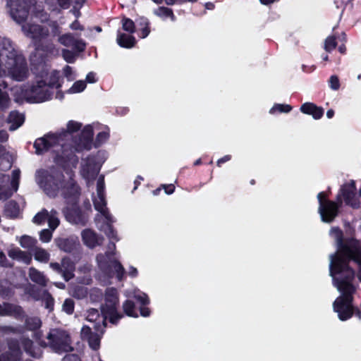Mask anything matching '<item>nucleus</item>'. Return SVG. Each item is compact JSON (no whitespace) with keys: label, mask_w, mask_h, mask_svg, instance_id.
I'll return each instance as SVG.
<instances>
[{"label":"nucleus","mask_w":361,"mask_h":361,"mask_svg":"<svg viewBox=\"0 0 361 361\" xmlns=\"http://www.w3.org/2000/svg\"><path fill=\"white\" fill-rule=\"evenodd\" d=\"M123 310L125 313L129 316L133 317H137V314L135 311V305L133 302L130 300H126L123 305Z\"/></svg>","instance_id":"obj_34"},{"label":"nucleus","mask_w":361,"mask_h":361,"mask_svg":"<svg viewBox=\"0 0 361 361\" xmlns=\"http://www.w3.org/2000/svg\"><path fill=\"white\" fill-rule=\"evenodd\" d=\"M21 343L26 353L33 357L35 356L32 349L33 343L30 339L23 338L21 339Z\"/></svg>","instance_id":"obj_42"},{"label":"nucleus","mask_w":361,"mask_h":361,"mask_svg":"<svg viewBox=\"0 0 361 361\" xmlns=\"http://www.w3.org/2000/svg\"><path fill=\"white\" fill-rule=\"evenodd\" d=\"M94 209L98 212L95 215L94 222L97 228L104 233L109 239V250L104 255L99 254L97 256V262L99 269L106 274L114 271L119 281L123 279L125 269L120 262L116 260H111V257L114 255L116 250L115 242L119 241L116 230L114 228L113 224L116 219L110 213L106 207V200L104 192V178L100 176L97 183V194L92 198Z\"/></svg>","instance_id":"obj_3"},{"label":"nucleus","mask_w":361,"mask_h":361,"mask_svg":"<svg viewBox=\"0 0 361 361\" xmlns=\"http://www.w3.org/2000/svg\"><path fill=\"white\" fill-rule=\"evenodd\" d=\"M62 310L68 314H72L74 312V302L72 299H66L63 305Z\"/></svg>","instance_id":"obj_44"},{"label":"nucleus","mask_w":361,"mask_h":361,"mask_svg":"<svg viewBox=\"0 0 361 361\" xmlns=\"http://www.w3.org/2000/svg\"><path fill=\"white\" fill-rule=\"evenodd\" d=\"M140 314L142 317H148L150 314V310L149 308L145 307H140Z\"/></svg>","instance_id":"obj_61"},{"label":"nucleus","mask_w":361,"mask_h":361,"mask_svg":"<svg viewBox=\"0 0 361 361\" xmlns=\"http://www.w3.org/2000/svg\"><path fill=\"white\" fill-rule=\"evenodd\" d=\"M90 82V83L96 82L97 79H96L95 73L93 72H90L86 76L85 82Z\"/></svg>","instance_id":"obj_56"},{"label":"nucleus","mask_w":361,"mask_h":361,"mask_svg":"<svg viewBox=\"0 0 361 361\" xmlns=\"http://www.w3.org/2000/svg\"><path fill=\"white\" fill-rule=\"evenodd\" d=\"M93 334H92V332H91V327L87 326H84L82 328L81 335H82V338L87 340V337L90 336V335H93Z\"/></svg>","instance_id":"obj_53"},{"label":"nucleus","mask_w":361,"mask_h":361,"mask_svg":"<svg viewBox=\"0 0 361 361\" xmlns=\"http://www.w3.org/2000/svg\"><path fill=\"white\" fill-rule=\"evenodd\" d=\"M52 230L50 229H43L39 233V239L43 243H48L51 240L52 238Z\"/></svg>","instance_id":"obj_46"},{"label":"nucleus","mask_w":361,"mask_h":361,"mask_svg":"<svg viewBox=\"0 0 361 361\" xmlns=\"http://www.w3.org/2000/svg\"><path fill=\"white\" fill-rule=\"evenodd\" d=\"M163 187L168 195H171L174 192L175 186L173 184L164 185Z\"/></svg>","instance_id":"obj_58"},{"label":"nucleus","mask_w":361,"mask_h":361,"mask_svg":"<svg viewBox=\"0 0 361 361\" xmlns=\"http://www.w3.org/2000/svg\"><path fill=\"white\" fill-rule=\"evenodd\" d=\"M70 28L73 30H82L84 29L83 26H82L78 20H75L70 25Z\"/></svg>","instance_id":"obj_57"},{"label":"nucleus","mask_w":361,"mask_h":361,"mask_svg":"<svg viewBox=\"0 0 361 361\" xmlns=\"http://www.w3.org/2000/svg\"><path fill=\"white\" fill-rule=\"evenodd\" d=\"M35 0H7V7L11 18L17 23H23L27 18L29 9Z\"/></svg>","instance_id":"obj_11"},{"label":"nucleus","mask_w":361,"mask_h":361,"mask_svg":"<svg viewBox=\"0 0 361 361\" xmlns=\"http://www.w3.org/2000/svg\"><path fill=\"white\" fill-rule=\"evenodd\" d=\"M59 3V5L61 8L63 9H66L70 6L71 4V0H56ZM83 1V0H77L76 3L79 4L80 2Z\"/></svg>","instance_id":"obj_51"},{"label":"nucleus","mask_w":361,"mask_h":361,"mask_svg":"<svg viewBox=\"0 0 361 361\" xmlns=\"http://www.w3.org/2000/svg\"><path fill=\"white\" fill-rule=\"evenodd\" d=\"M87 341L91 348L97 350L100 345V336L97 334L90 335L87 337Z\"/></svg>","instance_id":"obj_38"},{"label":"nucleus","mask_w":361,"mask_h":361,"mask_svg":"<svg viewBox=\"0 0 361 361\" xmlns=\"http://www.w3.org/2000/svg\"><path fill=\"white\" fill-rule=\"evenodd\" d=\"M29 277L31 281L37 283L41 286H46L49 283V279L44 274L34 267H30L28 272Z\"/></svg>","instance_id":"obj_22"},{"label":"nucleus","mask_w":361,"mask_h":361,"mask_svg":"<svg viewBox=\"0 0 361 361\" xmlns=\"http://www.w3.org/2000/svg\"><path fill=\"white\" fill-rule=\"evenodd\" d=\"M24 116L18 111H11L8 117V123L11 124L9 130L13 131L18 128L24 123Z\"/></svg>","instance_id":"obj_25"},{"label":"nucleus","mask_w":361,"mask_h":361,"mask_svg":"<svg viewBox=\"0 0 361 361\" xmlns=\"http://www.w3.org/2000/svg\"><path fill=\"white\" fill-rule=\"evenodd\" d=\"M42 300L44 302L45 307L48 309L49 311L53 310L54 300L52 296L47 291L44 292Z\"/></svg>","instance_id":"obj_40"},{"label":"nucleus","mask_w":361,"mask_h":361,"mask_svg":"<svg viewBox=\"0 0 361 361\" xmlns=\"http://www.w3.org/2000/svg\"><path fill=\"white\" fill-rule=\"evenodd\" d=\"M300 111L305 114L312 115L314 119H319L324 114V110L312 103L306 102L300 107Z\"/></svg>","instance_id":"obj_21"},{"label":"nucleus","mask_w":361,"mask_h":361,"mask_svg":"<svg viewBox=\"0 0 361 361\" xmlns=\"http://www.w3.org/2000/svg\"><path fill=\"white\" fill-rule=\"evenodd\" d=\"M337 46V42L336 41V38L334 36L328 37L324 42V49L331 52L333 49H334Z\"/></svg>","instance_id":"obj_41"},{"label":"nucleus","mask_w":361,"mask_h":361,"mask_svg":"<svg viewBox=\"0 0 361 361\" xmlns=\"http://www.w3.org/2000/svg\"><path fill=\"white\" fill-rule=\"evenodd\" d=\"M23 98L30 103H42L50 100L54 94L52 90L45 80H37L30 86L22 90Z\"/></svg>","instance_id":"obj_10"},{"label":"nucleus","mask_w":361,"mask_h":361,"mask_svg":"<svg viewBox=\"0 0 361 361\" xmlns=\"http://www.w3.org/2000/svg\"><path fill=\"white\" fill-rule=\"evenodd\" d=\"M13 159V154L4 148V152L0 154V170L6 171L11 169Z\"/></svg>","instance_id":"obj_27"},{"label":"nucleus","mask_w":361,"mask_h":361,"mask_svg":"<svg viewBox=\"0 0 361 361\" xmlns=\"http://www.w3.org/2000/svg\"><path fill=\"white\" fill-rule=\"evenodd\" d=\"M116 41L119 46L128 49L134 47L135 44V39L133 36L121 33L119 31L117 34Z\"/></svg>","instance_id":"obj_26"},{"label":"nucleus","mask_w":361,"mask_h":361,"mask_svg":"<svg viewBox=\"0 0 361 361\" xmlns=\"http://www.w3.org/2000/svg\"><path fill=\"white\" fill-rule=\"evenodd\" d=\"M231 159V155H225L224 157L219 159L216 164L218 166H221L223 163H225L226 161H228Z\"/></svg>","instance_id":"obj_59"},{"label":"nucleus","mask_w":361,"mask_h":361,"mask_svg":"<svg viewBox=\"0 0 361 361\" xmlns=\"http://www.w3.org/2000/svg\"><path fill=\"white\" fill-rule=\"evenodd\" d=\"M8 256L18 261H21L26 264H29L32 261V255L27 252L22 251L18 247L12 248L8 251Z\"/></svg>","instance_id":"obj_24"},{"label":"nucleus","mask_w":361,"mask_h":361,"mask_svg":"<svg viewBox=\"0 0 361 361\" xmlns=\"http://www.w3.org/2000/svg\"><path fill=\"white\" fill-rule=\"evenodd\" d=\"M46 338L47 342L42 341L40 344L49 347L56 353L61 354L73 350L71 335L63 329H51Z\"/></svg>","instance_id":"obj_9"},{"label":"nucleus","mask_w":361,"mask_h":361,"mask_svg":"<svg viewBox=\"0 0 361 361\" xmlns=\"http://www.w3.org/2000/svg\"><path fill=\"white\" fill-rule=\"evenodd\" d=\"M0 178H2V181H1V183H8L9 182V180H10L8 176H6V175H4V174H1L0 175Z\"/></svg>","instance_id":"obj_64"},{"label":"nucleus","mask_w":361,"mask_h":361,"mask_svg":"<svg viewBox=\"0 0 361 361\" xmlns=\"http://www.w3.org/2000/svg\"><path fill=\"white\" fill-rule=\"evenodd\" d=\"M118 304L117 290L112 288H108L105 293L104 303L102 306V314H100L97 309L92 308L87 310L86 319L93 324V329L97 332H103L108 317L110 322L115 324L123 317L117 311Z\"/></svg>","instance_id":"obj_8"},{"label":"nucleus","mask_w":361,"mask_h":361,"mask_svg":"<svg viewBox=\"0 0 361 361\" xmlns=\"http://www.w3.org/2000/svg\"><path fill=\"white\" fill-rule=\"evenodd\" d=\"M46 221H48L49 228L54 231L60 223L57 212L52 209L49 212L47 209H44L39 212L32 219L33 223L37 225H41Z\"/></svg>","instance_id":"obj_14"},{"label":"nucleus","mask_w":361,"mask_h":361,"mask_svg":"<svg viewBox=\"0 0 361 361\" xmlns=\"http://www.w3.org/2000/svg\"><path fill=\"white\" fill-rule=\"evenodd\" d=\"M138 274L137 269L134 267H130L128 271V275L131 277H136Z\"/></svg>","instance_id":"obj_60"},{"label":"nucleus","mask_w":361,"mask_h":361,"mask_svg":"<svg viewBox=\"0 0 361 361\" xmlns=\"http://www.w3.org/2000/svg\"><path fill=\"white\" fill-rule=\"evenodd\" d=\"M35 180L38 185L49 197H55L59 192L68 204L75 205L80 196V188L71 176L65 179L59 169L52 167L36 171Z\"/></svg>","instance_id":"obj_5"},{"label":"nucleus","mask_w":361,"mask_h":361,"mask_svg":"<svg viewBox=\"0 0 361 361\" xmlns=\"http://www.w3.org/2000/svg\"><path fill=\"white\" fill-rule=\"evenodd\" d=\"M8 345V350L0 355V361H19L21 357V351L18 341L11 340Z\"/></svg>","instance_id":"obj_15"},{"label":"nucleus","mask_w":361,"mask_h":361,"mask_svg":"<svg viewBox=\"0 0 361 361\" xmlns=\"http://www.w3.org/2000/svg\"><path fill=\"white\" fill-rule=\"evenodd\" d=\"M12 192L8 191L4 186L0 185V200L6 199L11 195Z\"/></svg>","instance_id":"obj_52"},{"label":"nucleus","mask_w":361,"mask_h":361,"mask_svg":"<svg viewBox=\"0 0 361 361\" xmlns=\"http://www.w3.org/2000/svg\"><path fill=\"white\" fill-rule=\"evenodd\" d=\"M6 256L4 253L0 252V265L1 266H6Z\"/></svg>","instance_id":"obj_63"},{"label":"nucleus","mask_w":361,"mask_h":361,"mask_svg":"<svg viewBox=\"0 0 361 361\" xmlns=\"http://www.w3.org/2000/svg\"><path fill=\"white\" fill-rule=\"evenodd\" d=\"M0 316H12L16 319H20L24 317V312L21 307L10 304H0Z\"/></svg>","instance_id":"obj_18"},{"label":"nucleus","mask_w":361,"mask_h":361,"mask_svg":"<svg viewBox=\"0 0 361 361\" xmlns=\"http://www.w3.org/2000/svg\"><path fill=\"white\" fill-rule=\"evenodd\" d=\"M109 137V129L108 127L105 126L103 128L102 130L98 133L96 137V140L94 145L95 147H99V145L104 143Z\"/></svg>","instance_id":"obj_31"},{"label":"nucleus","mask_w":361,"mask_h":361,"mask_svg":"<svg viewBox=\"0 0 361 361\" xmlns=\"http://www.w3.org/2000/svg\"><path fill=\"white\" fill-rule=\"evenodd\" d=\"M61 276L66 281L74 276L75 264L70 258L63 257L61 259Z\"/></svg>","instance_id":"obj_20"},{"label":"nucleus","mask_w":361,"mask_h":361,"mask_svg":"<svg viewBox=\"0 0 361 361\" xmlns=\"http://www.w3.org/2000/svg\"><path fill=\"white\" fill-rule=\"evenodd\" d=\"M62 56L67 63H73L76 59L77 55L71 50L63 49L62 50Z\"/></svg>","instance_id":"obj_45"},{"label":"nucleus","mask_w":361,"mask_h":361,"mask_svg":"<svg viewBox=\"0 0 361 361\" xmlns=\"http://www.w3.org/2000/svg\"><path fill=\"white\" fill-rule=\"evenodd\" d=\"M32 252L35 260L42 263H47L49 262L50 254L44 248L36 247Z\"/></svg>","instance_id":"obj_28"},{"label":"nucleus","mask_w":361,"mask_h":361,"mask_svg":"<svg viewBox=\"0 0 361 361\" xmlns=\"http://www.w3.org/2000/svg\"><path fill=\"white\" fill-rule=\"evenodd\" d=\"M20 176V170L16 169L12 172V179L11 180V185L13 188V192H16L18 189Z\"/></svg>","instance_id":"obj_39"},{"label":"nucleus","mask_w":361,"mask_h":361,"mask_svg":"<svg viewBox=\"0 0 361 361\" xmlns=\"http://www.w3.org/2000/svg\"><path fill=\"white\" fill-rule=\"evenodd\" d=\"M133 297L142 305H147L149 302L147 294L140 290H135L133 293Z\"/></svg>","instance_id":"obj_36"},{"label":"nucleus","mask_w":361,"mask_h":361,"mask_svg":"<svg viewBox=\"0 0 361 361\" xmlns=\"http://www.w3.org/2000/svg\"><path fill=\"white\" fill-rule=\"evenodd\" d=\"M330 235L335 239L338 250L329 256V273L333 279V283L341 295L333 303V309L338 314L341 321H346L353 314L361 319L360 311L353 304V294L357 287L352 283L355 271L349 265V261L353 260L359 265L357 278L361 282V245L354 239L344 243L343 232L338 228H332Z\"/></svg>","instance_id":"obj_1"},{"label":"nucleus","mask_w":361,"mask_h":361,"mask_svg":"<svg viewBox=\"0 0 361 361\" xmlns=\"http://www.w3.org/2000/svg\"><path fill=\"white\" fill-rule=\"evenodd\" d=\"M63 361H81V360L77 355L70 354L66 355L63 358Z\"/></svg>","instance_id":"obj_55"},{"label":"nucleus","mask_w":361,"mask_h":361,"mask_svg":"<svg viewBox=\"0 0 361 361\" xmlns=\"http://www.w3.org/2000/svg\"><path fill=\"white\" fill-rule=\"evenodd\" d=\"M37 243V240L35 238L28 235H24L20 240V244L23 247L31 250L32 251L36 247Z\"/></svg>","instance_id":"obj_32"},{"label":"nucleus","mask_w":361,"mask_h":361,"mask_svg":"<svg viewBox=\"0 0 361 361\" xmlns=\"http://www.w3.org/2000/svg\"><path fill=\"white\" fill-rule=\"evenodd\" d=\"M22 30L34 42L35 49L30 56V61L34 65L42 64L47 57L59 53V49L51 39L61 32L60 27L56 22L50 23L49 27L38 24L25 23L22 25Z\"/></svg>","instance_id":"obj_6"},{"label":"nucleus","mask_w":361,"mask_h":361,"mask_svg":"<svg viewBox=\"0 0 361 361\" xmlns=\"http://www.w3.org/2000/svg\"><path fill=\"white\" fill-rule=\"evenodd\" d=\"M42 322L37 317H27L25 319V326L28 330L36 331L40 328Z\"/></svg>","instance_id":"obj_33"},{"label":"nucleus","mask_w":361,"mask_h":361,"mask_svg":"<svg viewBox=\"0 0 361 361\" xmlns=\"http://www.w3.org/2000/svg\"><path fill=\"white\" fill-rule=\"evenodd\" d=\"M8 135L6 130H0V142H5L8 140Z\"/></svg>","instance_id":"obj_62"},{"label":"nucleus","mask_w":361,"mask_h":361,"mask_svg":"<svg viewBox=\"0 0 361 361\" xmlns=\"http://www.w3.org/2000/svg\"><path fill=\"white\" fill-rule=\"evenodd\" d=\"M292 109L291 106L288 104H276L273 106V107L269 110V113L274 114L276 111L281 113H288Z\"/></svg>","instance_id":"obj_37"},{"label":"nucleus","mask_w":361,"mask_h":361,"mask_svg":"<svg viewBox=\"0 0 361 361\" xmlns=\"http://www.w3.org/2000/svg\"><path fill=\"white\" fill-rule=\"evenodd\" d=\"M6 214L11 218H16L20 214L18 204L14 201H10L6 203L5 207Z\"/></svg>","instance_id":"obj_29"},{"label":"nucleus","mask_w":361,"mask_h":361,"mask_svg":"<svg viewBox=\"0 0 361 361\" xmlns=\"http://www.w3.org/2000/svg\"><path fill=\"white\" fill-rule=\"evenodd\" d=\"M61 34V32L59 33ZM58 42L63 46L71 47L73 49L78 52L83 51L85 49L86 44L80 39L79 35L66 33L63 35H58Z\"/></svg>","instance_id":"obj_13"},{"label":"nucleus","mask_w":361,"mask_h":361,"mask_svg":"<svg viewBox=\"0 0 361 361\" xmlns=\"http://www.w3.org/2000/svg\"><path fill=\"white\" fill-rule=\"evenodd\" d=\"M86 88V82L84 80H78L73 83L72 87L68 89L70 94L80 93Z\"/></svg>","instance_id":"obj_35"},{"label":"nucleus","mask_w":361,"mask_h":361,"mask_svg":"<svg viewBox=\"0 0 361 361\" xmlns=\"http://www.w3.org/2000/svg\"><path fill=\"white\" fill-rule=\"evenodd\" d=\"M83 243L90 248H94L96 246L101 245L104 238L98 235L95 231L91 229H85L81 233Z\"/></svg>","instance_id":"obj_16"},{"label":"nucleus","mask_w":361,"mask_h":361,"mask_svg":"<svg viewBox=\"0 0 361 361\" xmlns=\"http://www.w3.org/2000/svg\"><path fill=\"white\" fill-rule=\"evenodd\" d=\"M0 332L6 334L11 333L16 334L18 332V330L16 328L11 326L0 325Z\"/></svg>","instance_id":"obj_49"},{"label":"nucleus","mask_w":361,"mask_h":361,"mask_svg":"<svg viewBox=\"0 0 361 361\" xmlns=\"http://www.w3.org/2000/svg\"><path fill=\"white\" fill-rule=\"evenodd\" d=\"M55 243L59 249L65 252H71L80 245L78 238L74 236L56 238Z\"/></svg>","instance_id":"obj_17"},{"label":"nucleus","mask_w":361,"mask_h":361,"mask_svg":"<svg viewBox=\"0 0 361 361\" xmlns=\"http://www.w3.org/2000/svg\"><path fill=\"white\" fill-rule=\"evenodd\" d=\"M355 190V183L353 180L343 185L337 195L336 202L327 200L324 192H319L317 195L318 212L322 221L325 223H331L334 221L338 214L339 207L342 204V197L346 204L354 208L358 207L359 204L356 198Z\"/></svg>","instance_id":"obj_7"},{"label":"nucleus","mask_w":361,"mask_h":361,"mask_svg":"<svg viewBox=\"0 0 361 361\" xmlns=\"http://www.w3.org/2000/svg\"><path fill=\"white\" fill-rule=\"evenodd\" d=\"M144 27H141V35L142 38H145L149 34V22L147 20H142Z\"/></svg>","instance_id":"obj_50"},{"label":"nucleus","mask_w":361,"mask_h":361,"mask_svg":"<svg viewBox=\"0 0 361 361\" xmlns=\"http://www.w3.org/2000/svg\"><path fill=\"white\" fill-rule=\"evenodd\" d=\"M42 80L47 81V85H49L53 92L61 87L60 73L57 71H52L47 73L45 78Z\"/></svg>","instance_id":"obj_23"},{"label":"nucleus","mask_w":361,"mask_h":361,"mask_svg":"<svg viewBox=\"0 0 361 361\" xmlns=\"http://www.w3.org/2000/svg\"><path fill=\"white\" fill-rule=\"evenodd\" d=\"M63 73L65 77L68 80H73L75 78V74L73 71V68L69 66H66L63 68Z\"/></svg>","instance_id":"obj_48"},{"label":"nucleus","mask_w":361,"mask_h":361,"mask_svg":"<svg viewBox=\"0 0 361 361\" xmlns=\"http://www.w3.org/2000/svg\"><path fill=\"white\" fill-rule=\"evenodd\" d=\"M50 268L58 274H62L61 263L51 262L49 264Z\"/></svg>","instance_id":"obj_54"},{"label":"nucleus","mask_w":361,"mask_h":361,"mask_svg":"<svg viewBox=\"0 0 361 361\" xmlns=\"http://www.w3.org/2000/svg\"><path fill=\"white\" fill-rule=\"evenodd\" d=\"M123 29L130 33L135 32V23L130 18H124L122 20Z\"/></svg>","instance_id":"obj_43"},{"label":"nucleus","mask_w":361,"mask_h":361,"mask_svg":"<svg viewBox=\"0 0 361 361\" xmlns=\"http://www.w3.org/2000/svg\"><path fill=\"white\" fill-rule=\"evenodd\" d=\"M100 167L101 164L97 161L95 156H90L87 159L82 160L80 175L87 181V186L97 177Z\"/></svg>","instance_id":"obj_12"},{"label":"nucleus","mask_w":361,"mask_h":361,"mask_svg":"<svg viewBox=\"0 0 361 361\" xmlns=\"http://www.w3.org/2000/svg\"><path fill=\"white\" fill-rule=\"evenodd\" d=\"M154 13L163 20L170 18L172 21H174L176 19L172 10L166 7H159L154 11Z\"/></svg>","instance_id":"obj_30"},{"label":"nucleus","mask_w":361,"mask_h":361,"mask_svg":"<svg viewBox=\"0 0 361 361\" xmlns=\"http://www.w3.org/2000/svg\"><path fill=\"white\" fill-rule=\"evenodd\" d=\"M81 126L80 123L70 121L67 123L66 130L63 129L56 133H48L37 139L34 143L36 153L40 154L51 150L56 154L55 161L57 164L63 165V162L68 161L75 164L78 160L75 153L89 150L93 145L94 133L91 125L84 127L78 139H73V133L79 130Z\"/></svg>","instance_id":"obj_2"},{"label":"nucleus","mask_w":361,"mask_h":361,"mask_svg":"<svg viewBox=\"0 0 361 361\" xmlns=\"http://www.w3.org/2000/svg\"><path fill=\"white\" fill-rule=\"evenodd\" d=\"M329 85L331 90H338L340 87L339 79L336 75H331L329 80Z\"/></svg>","instance_id":"obj_47"},{"label":"nucleus","mask_w":361,"mask_h":361,"mask_svg":"<svg viewBox=\"0 0 361 361\" xmlns=\"http://www.w3.org/2000/svg\"><path fill=\"white\" fill-rule=\"evenodd\" d=\"M30 70L23 51L9 39L0 37V111L8 108L10 85L6 77L17 82L28 78Z\"/></svg>","instance_id":"obj_4"},{"label":"nucleus","mask_w":361,"mask_h":361,"mask_svg":"<svg viewBox=\"0 0 361 361\" xmlns=\"http://www.w3.org/2000/svg\"><path fill=\"white\" fill-rule=\"evenodd\" d=\"M63 212L66 219L72 224L85 226L87 221V218L78 209L69 211L67 208Z\"/></svg>","instance_id":"obj_19"}]
</instances>
